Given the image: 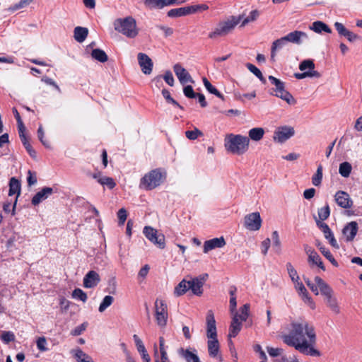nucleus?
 <instances>
[{"label":"nucleus","mask_w":362,"mask_h":362,"mask_svg":"<svg viewBox=\"0 0 362 362\" xmlns=\"http://www.w3.org/2000/svg\"><path fill=\"white\" fill-rule=\"evenodd\" d=\"M294 76L297 79H303L306 77L320 78L321 76V74L317 71H304L303 73H296L294 74Z\"/></svg>","instance_id":"obj_40"},{"label":"nucleus","mask_w":362,"mask_h":362,"mask_svg":"<svg viewBox=\"0 0 362 362\" xmlns=\"http://www.w3.org/2000/svg\"><path fill=\"white\" fill-rule=\"evenodd\" d=\"M165 177V173L160 169L153 170L141 178L140 187L146 190H152L160 186Z\"/></svg>","instance_id":"obj_6"},{"label":"nucleus","mask_w":362,"mask_h":362,"mask_svg":"<svg viewBox=\"0 0 362 362\" xmlns=\"http://www.w3.org/2000/svg\"><path fill=\"white\" fill-rule=\"evenodd\" d=\"M358 230V223L356 221H351L346 224L342 230V234L346 242L352 241L357 234Z\"/></svg>","instance_id":"obj_22"},{"label":"nucleus","mask_w":362,"mask_h":362,"mask_svg":"<svg viewBox=\"0 0 362 362\" xmlns=\"http://www.w3.org/2000/svg\"><path fill=\"white\" fill-rule=\"evenodd\" d=\"M88 327V322H85L82 323L81 325L75 327L71 332V334L73 336H78L83 332Z\"/></svg>","instance_id":"obj_59"},{"label":"nucleus","mask_w":362,"mask_h":362,"mask_svg":"<svg viewBox=\"0 0 362 362\" xmlns=\"http://www.w3.org/2000/svg\"><path fill=\"white\" fill-rule=\"evenodd\" d=\"M91 56L95 60L103 63L108 59L106 53L100 49H94L91 52Z\"/></svg>","instance_id":"obj_38"},{"label":"nucleus","mask_w":362,"mask_h":362,"mask_svg":"<svg viewBox=\"0 0 362 362\" xmlns=\"http://www.w3.org/2000/svg\"><path fill=\"white\" fill-rule=\"evenodd\" d=\"M177 354L185 362H202L194 349H184L181 347L177 349Z\"/></svg>","instance_id":"obj_18"},{"label":"nucleus","mask_w":362,"mask_h":362,"mask_svg":"<svg viewBox=\"0 0 362 362\" xmlns=\"http://www.w3.org/2000/svg\"><path fill=\"white\" fill-rule=\"evenodd\" d=\"M273 240V247L276 252L279 253L281 252V243L279 236V233L276 230L274 231L272 234Z\"/></svg>","instance_id":"obj_51"},{"label":"nucleus","mask_w":362,"mask_h":362,"mask_svg":"<svg viewBox=\"0 0 362 362\" xmlns=\"http://www.w3.org/2000/svg\"><path fill=\"white\" fill-rule=\"evenodd\" d=\"M71 297L83 303H86L88 299L87 294L81 288H75L71 293Z\"/></svg>","instance_id":"obj_44"},{"label":"nucleus","mask_w":362,"mask_h":362,"mask_svg":"<svg viewBox=\"0 0 362 362\" xmlns=\"http://www.w3.org/2000/svg\"><path fill=\"white\" fill-rule=\"evenodd\" d=\"M202 81L206 89L210 93L216 95L223 100H224L223 95L214 86L211 85V83L209 81V80L206 78L204 77Z\"/></svg>","instance_id":"obj_37"},{"label":"nucleus","mask_w":362,"mask_h":362,"mask_svg":"<svg viewBox=\"0 0 362 362\" xmlns=\"http://www.w3.org/2000/svg\"><path fill=\"white\" fill-rule=\"evenodd\" d=\"M269 80L274 88H272L273 94L281 100L286 101L288 105H295L296 100L293 95L286 90L285 83L273 76H269Z\"/></svg>","instance_id":"obj_7"},{"label":"nucleus","mask_w":362,"mask_h":362,"mask_svg":"<svg viewBox=\"0 0 362 362\" xmlns=\"http://www.w3.org/2000/svg\"><path fill=\"white\" fill-rule=\"evenodd\" d=\"M17 194L18 197L21 194V185L19 181L15 177H12L9 182V192L8 195L13 196Z\"/></svg>","instance_id":"obj_36"},{"label":"nucleus","mask_w":362,"mask_h":362,"mask_svg":"<svg viewBox=\"0 0 362 362\" xmlns=\"http://www.w3.org/2000/svg\"><path fill=\"white\" fill-rule=\"evenodd\" d=\"M242 328V323L238 319V313H236L232 320L228 338L231 339L232 337H235Z\"/></svg>","instance_id":"obj_29"},{"label":"nucleus","mask_w":362,"mask_h":362,"mask_svg":"<svg viewBox=\"0 0 362 362\" xmlns=\"http://www.w3.org/2000/svg\"><path fill=\"white\" fill-rule=\"evenodd\" d=\"M160 360L158 359V353L156 345L155 344L154 345V356L156 358L155 362H169L166 349L160 350Z\"/></svg>","instance_id":"obj_50"},{"label":"nucleus","mask_w":362,"mask_h":362,"mask_svg":"<svg viewBox=\"0 0 362 362\" xmlns=\"http://www.w3.org/2000/svg\"><path fill=\"white\" fill-rule=\"evenodd\" d=\"M247 68L248 70L252 72L253 74H255L263 83H266V79L263 76L261 71L257 68L255 65L247 63L246 64Z\"/></svg>","instance_id":"obj_45"},{"label":"nucleus","mask_w":362,"mask_h":362,"mask_svg":"<svg viewBox=\"0 0 362 362\" xmlns=\"http://www.w3.org/2000/svg\"><path fill=\"white\" fill-rule=\"evenodd\" d=\"M317 226L321 229L324 233L325 238L329 241V244L334 248L339 249V245L335 239L333 233L329 228V226L322 221H316Z\"/></svg>","instance_id":"obj_17"},{"label":"nucleus","mask_w":362,"mask_h":362,"mask_svg":"<svg viewBox=\"0 0 362 362\" xmlns=\"http://www.w3.org/2000/svg\"><path fill=\"white\" fill-rule=\"evenodd\" d=\"M295 134L294 129L289 126H283L277 128L274 132L273 139L278 143H284L292 137Z\"/></svg>","instance_id":"obj_11"},{"label":"nucleus","mask_w":362,"mask_h":362,"mask_svg":"<svg viewBox=\"0 0 362 362\" xmlns=\"http://www.w3.org/2000/svg\"><path fill=\"white\" fill-rule=\"evenodd\" d=\"M250 139L241 134H229L226 136L224 146L226 149L233 154L243 155L247 151Z\"/></svg>","instance_id":"obj_3"},{"label":"nucleus","mask_w":362,"mask_h":362,"mask_svg":"<svg viewBox=\"0 0 362 362\" xmlns=\"http://www.w3.org/2000/svg\"><path fill=\"white\" fill-rule=\"evenodd\" d=\"M352 167L349 162H344L339 165V173L344 177H348L351 172Z\"/></svg>","instance_id":"obj_39"},{"label":"nucleus","mask_w":362,"mask_h":362,"mask_svg":"<svg viewBox=\"0 0 362 362\" xmlns=\"http://www.w3.org/2000/svg\"><path fill=\"white\" fill-rule=\"evenodd\" d=\"M334 200L343 209H350L353 205L349 194L344 191H338L334 195Z\"/></svg>","instance_id":"obj_20"},{"label":"nucleus","mask_w":362,"mask_h":362,"mask_svg":"<svg viewBox=\"0 0 362 362\" xmlns=\"http://www.w3.org/2000/svg\"><path fill=\"white\" fill-rule=\"evenodd\" d=\"M114 298L111 296H106L102 300L99 305L98 310L100 313H103L109 306L113 303Z\"/></svg>","instance_id":"obj_47"},{"label":"nucleus","mask_w":362,"mask_h":362,"mask_svg":"<svg viewBox=\"0 0 362 362\" xmlns=\"http://www.w3.org/2000/svg\"><path fill=\"white\" fill-rule=\"evenodd\" d=\"M304 251L308 257V262L313 264H316L321 259L316 251L308 245H303Z\"/></svg>","instance_id":"obj_30"},{"label":"nucleus","mask_w":362,"mask_h":362,"mask_svg":"<svg viewBox=\"0 0 362 362\" xmlns=\"http://www.w3.org/2000/svg\"><path fill=\"white\" fill-rule=\"evenodd\" d=\"M207 347L209 354L211 357L218 358L219 361H222L221 356L218 355L220 346L217 339L208 340Z\"/></svg>","instance_id":"obj_28"},{"label":"nucleus","mask_w":362,"mask_h":362,"mask_svg":"<svg viewBox=\"0 0 362 362\" xmlns=\"http://www.w3.org/2000/svg\"><path fill=\"white\" fill-rule=\"evenodd\" d=\"M334 28L338 32L339 35L341 36L345 37L346 35V33L349 31L348 29L345 28V26L339 22L334 23Z\"/></svg>","instance_id":"obj_63"},{"label":"nucleus","mask_w":362,"mask_h":362,"mask_svg":"<svg viewBox=\"0 0 362 362\" xmlns=\"http://www.w3.org/2000/svg\"><path fill=\"white\" fill-rule=\"evenodd\" d=\"M309 28L317 33H321L322 32L331 33L332 32L331 29L327 26V25L322 21H315L313 23Z\"/></svg>","instance_id":"obj_35"},{"label":"nucleus","mask_w":362,"mask_h":362,"mask_svg":"<svg viewBox=\"0 0 362 362\" xmlns=\"http://www.w3.org/2000/svg\"><path fill=\"white\" fill-rule=\"evenodd\" d=\"M208 278L207 274H203L197 277L192 278L189 280V289L193 294L196 296H201L203 293V286Z\"/></svg>","instance_id":"obj_12"},{"label":"nucleus","mask_w":362,"mask_h":362,"mask_svg":"<svg viewBox=\"0 0 362 362\" xmlns=\"http://www.w3.org/2000/svg\"><path fill=\"white\" fill-rule=\"evenodd\" d=\"M143 232L146 238L158 248H165V240L163 234L159 233L156 229L151 226H145Z\"/></svg>","instance_id":"obj_8"},{"label":"nucleus","mask_w":362,"mask_h":362,"mask_svg":"<svg viewBox=\"0 0 362 362\" xmlns=\"http://www.w3.org/2000/svg\"><path fill=\"white\" fill-rule=\"evenodd\" d=\"M44 131H43V129L42 127L40 126L39 128H38V130H37V136L40 139V141L42 142V144L46 147V148H50L51 147V144H50V142L48 140H46L44 139Z\"/></svg>","instance_id":"obj_61"},{"label":"nucleus","mask_w":362,"mask_h":362,"mask_svg":"<svg viewBox=\"0 0 362 362\" xmlns=\"http://www.w3.org/2000/svg\"><path fill=\"white\" fill-rule=\"evenodd\" d=\"M53 194V189L49 187H43L40 191L36 193L31 200L32 204L38 205L42 201L47 199Z\"/></svg>","instance_id":"obj_24"},{"label":"nucleus","mask_w":362,"mask_h":362,"mask_svg":"<svg viewBox=\"0 0 362 362\" xmlns=\"http://www.w3.org/2000/svg\"><path fill=\"white\" fill-rule=\"evenodd\" d=\"M319 250L322 252V254L335 267L338 266V263L336 259L334 258L331 252L328 249H327L325 246L318 245Z\"/></svg>","instance_id":"obj_43"},{"label":"nucleus","mask_w":362,"mask_h":362,"mask_svg":"<svg viewBox=\"0 0 362 362\" xmlns=\"http://www.w3.org/2000/svg\"><path fill=\"white\" fill-rule=\"evenodd\" d=\"M194 13V8L192 6L173 8L168 12V16L170 18L180 17Z\"/></svg>","instance_id":"obj_25"},{"label":"nucleus","mask_w":362,"mask_h":362,"mask_svg":"<svg viewBox=\"0 0 362 362\" xmlns=\"http://www.w3.org/2000/svg\"><path fill=\"white\" fill-rule=\"evenodd\" d=\"M226 244V242L223 237L220 238H214L208 240H206L204 243L203 246V252L204 253H208L209 251L216 249V248H222Z\"/></svg>","instance_id":"obj_19"},{"label":"nucleus","mask_w":362,"mask_h":362,"mask_svg":"<svg viewBox=\"0 0 362 362\" xmlns=\"http://www.w3.org/2000/svg\"><path fill=\"white\" fill-rule=\"evenodd\" d=\"M203 133L199 130L197 128H194V130L187 131L185 132V136L188 139L194 140L197 139L198 136H202Z\"/></svg>","instance_id":"obj_57"},{"label":"nucleus","mask_w":362,"mask_h":362,"mask_svg":"<svg viewBox=\"0 0 362 362\" xmlns=\"http://www.w3.org/2000/svg\"><path fill=\"white\" fill-rule=\"evenodd\" d=\"M265 133L262 127L252 128L248 132V138L254 141H259L264 136Z\"/></svg>","instance_id":"obj_33"},{"label":"nucleus","mask_w":362,"mask_h":362,"mask_svg":"<svg viewBox=\"0 0 362 362\" xmlns=\"http://www.w3.org/2000/svg\"><path fill=\"white\" fill-rule=\"evenodd\" d=\"M317 214L319 220L316 218L315 221H320L323 222V221L327 219L330 215V209L329 205L326 204L325 206L319 209Z\"/></svg>","instance_id":"obj_42"},{"label":"nucleus","mask_w":362,"mask_h":362,"mask_svg":"<svg viewBox=\"0 0 362 362\" xmlns=\"http://www.w3.org/2000/svg\"><path fill=\"white\" fill-rule=\"evenodd\" d=\"M77 362H94L91 357L83 351L81 349H75L71 351Z\"/></svg>","instance_id":"obj_31"},{"label":"nucleus","mask_w":362,"mask_h":362,"mask_svg":"<svg viewBox=\"0 0 362 362\" xmlns=\"http://www.w3.org/2000/svg\"><path fill=\"white\" fill-rule=\"evenodd\" d=\"M308 69V71H315V64L311 59H305L300 62L299 65V69L302 71H305Z\"/></svg>","instance_id":"obj_52"},{"label":"nucleus","mask_w":362,"mask_h":362,"mask_svg":"<svg viewBox=\"0 0 362 362\" xmlns=\"http://www.w3.org/2000/svg\"><path fill=\"white\" fill-rule=\"evenodd\" d=\"M114 28L128 38H135L139 33L135 18L130 16L116 19L114 22Z\"/></svg>","instance_id":"obj_4"},{"label":"nucleus","mask_w":362,"mask_h":362,"mask_svg":"<svg viewBox=\"0 0 362 362\" xmlns=\"http://www.w3.org/2000/svg\"><path fill=\"white\" fill-rule=\"evenodd\" d=\"M173 71L182 85L194 82L189 72L181 64H175L173 66Z\"/></svg>","instance_id":"obj_15"},{"label":"nucleus","mask_w":362,"mask_h":362,"mask_svg":"<svg viewBox=\"0 0 362 362\" xmlns=\"http://www.w3.org/2000/svg\"><path fill=\"white\" fill-rule=\"evenodd\" d=\"M286 269L293 283L300 280L297 271L291 263L288 262L286 264Z\"/></svg>","instance_id":"obj_48"},{"label":"nucleus","mask_w":362,"mask_h":362,"mask_svg":"<svg viewBox=\"0 0 362 362\" xmlns=\"http://www.w3.org/2000/svg\"><path fill=\"white\" fill-rule=\"evenodd\" d=\"M100 281L99 274L95 271L88 272L83 278V286L87 288L95 287Z\"/></svg>","instance_id":"obj_23"},{"label":"nucleus","mask_w":362,"mask_h":362,"mask_svg":"<svg viewBox=\"0 0 362 362\" xmlns=\"http://www.w3.org/2000/svg\"><path fill=\"white\" fill-rule=\"evenodd\" d=\"M135 344L136 346L137 350L139 353H144L146 351V348L141 341V339L136 335L134 334L133 336Z\"/></svg>","instance_id":"obj_62"},{"label":"nucleus","mask_w":362,"mask_h":362,"mask_svg":"<svg viewBox=\"0 0 362 362\" xmlns=\"http://www.w3.org/2000/svg\"><path fill=\"white\" fill-rule=\"evenodd\" d=\"M117 217L119 219V224L123 225L127 217V212L124 208L120 209L117 212Z\"/></svg>","instance_id":"obj_64"},{"label":"nucleus","mask_w":362,"mask_h":362,"mask_svg":"<svg viewBox=\"0 0 362 362\" xmlns=\"http://www.w3.org/2000/svg\"><path fill=\"white\" fill-rule=\"evenodd\" d=\"M285 37L288 42H291L297 45L302 43V40L308 38V35L305 32L294 30L287 34Z\"/></svg>","instance_id":"obj_26"},{"label":"nucleus","mask_w":362,"mask_h":362,"mask_svg":"<svg viewBox=\"0 0 362 362\" xmlns=\"http://www.w3.org/2000/svg\"><path fill=\"white\" fill-rule=\"evenodd\" d=\"M160 360L158 359V353L156 345L155 344L154 345V356L156 358L155 362H169L166 349L160 350Z\"/></svg>","instance_id":"obj_49"},{"label":"nucleus","mask_w":362,"mask_h":362,"mask_svg":"<svg viewBox=\"0 0 362 362\" xmlns=\"http://www.w3.org/2000/svg\"><path fill=\"white\" fill-rule=\"evenodd\" d=\"M137 59L142 72L146 75L151 74L153 66L151 59L146 54L142 52L137 54Z\"/></svg>","instance_id":"obj_16"},{"label":"nucleus","mask_w":362,"mask_h":362,"mask_svg":"<svg viewBox=\"0 0 362 362\" xmlns=\"http://www.w3.org/2000/svg\"><path fill=\"white\" fill-rule=\"evenodd\" d=\"M88 35V30L86 28L77 26L74 30V37L78 42H83Z\"/></svg>","instance_id":"obj_32"},{"label":"nucleus","mask_w":362,"mask_h":362,"mask_svg":"<svg viewBox=\"0 0 362 362\" xmlns=\"http://www.w3.org/2000/svg\"><path fill=\"white\" fill-rule=\"evenodd\" d=\"M262 226V218L259 212H253L244 218V226L252 231L259 230Z\"/></svg>","instance_id":"obj_10"},{"label":"nucleus","mask_w":362,"mask_h":362,"mask_svg":"<svg viewBox=\"0 0 362 362\" xmlns=\"http://www.w3.org/2000/svg\"><path fill=\"white\" fill-rule=\"evenodd\" d=\"M33 1V0H21L18 4L9 7L8 11L10 12H14L17 10L24 8L28 6Z\"/></svg>","instance_id":"obj_46"},{"label":"nucleus","mask_w":362,"mask_h":362,"mask_svg":"<svg viewBox=\"0 0 362 362\" xmlns=\"http://www.w3.org/2000/svg\"><path fill=\"white\" fill-rule=\"evenodd\" d=\"M259 16V12L257 10L252 11L250 15L242 21L241 27L245 26L247 23L257 20Z\"/></svg>","instance_id":"obj_53"},{"label":"nucleus","mask_w":362,"mask_h":362,"mask_svg":"<svg viewBox=\"0 0 362 362\" xmlns=\"http://www.w3.org/2000/svg\"><path fill=\"white\" fill-rule=\"evenodd\" d=\"M323 174H322V166L320 165L317 167V171L315 174L312 177V183L313 185L318 187L321 185L322 180Z\"/></svg>","instance_id":"obj_41"},{"label":"nucleus","mask_w":362,"mask_h":362,"mask_svg":"<svg viewBox=\"0 0 362 362\" xmlns=\"http://www.w3.org/2000/svg\"><path fill=\"white\" fill-rule=\"evenodd\" d=\"M267 350L269 356L272 357H277L281 356L284 353V349L281 348H274L267 346Z\"/></svg>","instance_id":"obj_58"},{"label":"nucleus","mask_w":362,"mask_h":362,"mask_svg":"<svg viewBox=\"0 0 362 362\" xmlns=\"http://www.w3.org/2000/svg\"><path fill=\"white\" fill-rule=\"evenodd\" d=\"M287 332L281 335L282 341L288 346L311 356H320L321 353L315 345L317 335L314 325L304 319L291 321L286 327Z\"/></svg>","instance_id":"obj_1"},{"label":"nucleus","mask_w":362,"mask_h":362,"mask_svg":"<svg viewBox=\"0 0 362 362\" xmlns=\"http://www.w3.org/2000/svg\"><path fill=\"white\" fill-rule=\"evenodd\" d=\"M206 337L208 340L217 339L216 320L212 310H209L206 315Z\"/></svg>","instance_id":"obj_14"},{"label":"nucleus","mask_w":362,"mask_h":362,"mask_svg":"<svg viewBox=\"0 0 362 362\" xmlns=\"http://www.w3.org/2000/svg\"><path fill=\"white\" fill-rule=\"evenodd\" d=\"M155 313L158 325L164 327L167 323L168 311L167 305L163 300H156L155 302Z\"/></svg>","instance_id":"obj_9"},{"label":"nucleus","mask_w":362,"mask_h":362,"mask_svg":"<svg viewBox=\"0 0 362 362\" xmlns=\"http://www.w3.org/2000/svg\"><path fill=\"white\" fill-rule=\"evenodd\" d=\"M250 305L246 303L240 308V314H238V319L240 322L246 321L249 316Z\"/></svg>","instance_id":"obj_56"},{"label":"nucleus","mask_w":362,"mask_h":362,"mask_svg":"<svg viewBox=\"0 0 362 362\" xmlns=\"http://www.w3.org/2000/svg\"><path fill=\"white\" fill-rule=\"evenodd\" d=\"M189 281H186L185 279H182L175 288L174 289V295L177 297L181 296L186 293V292L189 290Z\"/></svg>","instance_id":"obj_34"},{"label":"nucleus","mask_w":362,"mask_h":362,"mask_svg":"<svg viewBox=\"0 0 362 362\" xmlns=\"http://www.w3.org/2000/svg\"><path fill=\"white\" fill-rule=\"evenodd\" d=\"M287 42L288 41L285 36L277 39L272 42L271 47V60L272 62H275L277 52L283 49Z\"/></svg>","instance_id":"obj_27"},{"label":"nucleus","mask_w":362,"mask_h":362,"mask_svg":"<svg viewBox=\"0 0 362 362\" xmlns=\"http://www.w3.org/2000/svg\"><path fill=\"white\" fill-rule=\"evenodd\" d=\"M294 287L296 290L297 291L298 295L301 297V299L303 301L310 307V309L315 310V303L312 299V298L309 296L305 287L303 284L302 282L299 281H296L293 283Z\"/></svg>","instance_id":"obj_13"},{"label":"nucleus","mask_w":362,"mask_h":362,"mask_svg":"<svg viewBox=\"0 0 362 362\" xmlns=\"http://www.w3.org/2000/svg\"><path fill=\"white\" fill-rule=\"evenodd\" d=\"M162 95L168 103H171L180 109H183L182 107L171 97L170 92L167 89H163Z\"/></svg>","instance_id":"obj_54"},{"label":"nucleus","mask_w":362,"mask_h":362,"mask_svg":"<svg viewBox=\"0 0 362 362\" xmlns=\"http://www.w3.org/2000/svg\"><path fill=\"white\" fill-rule=\"evenodd\" d=\"M144 5L147 10H160L173 5L171 0H144Z\"/></svg>","instance_id":"obj_21"},{"label":"nucleus","mask_w":362,"mask_h":362,"mask_svg":"<svg viewBox=\"0 0 362 362\" xmlns=\"http://www.w3.org/2000/svg\"><path fill=\"white\" fill-rule=\"evenodd\" d=\"M315 282L319 286L321 293L325 296L326 303L329 308L334 314L340 313V307L332 288L320 276L315 277Z\"/></svg>","instance_id":"obj_5"},{"label":"nucleus","mask_w":362,"mask_h":362,"mask_svg":"<svg viewBox=\"0 0 362 362\" xmlns=\"http://www.w3.org/2000/svg\"><path fill=\"white\" fill-rule=\"evenodd\" d=\"M1 339L6 344L13 341L15 340V336L11 332H2L1 334Z\"/></svg>","instance_id":"obj_60"},{"label":"nucleus","mask_w":362,"mask_h":362,"mask_svg":"<svg viewBox=\"0 0 362 362\" xmlns=\"http://www.w3.org/2000/svg\"><path fill=\"white\" fill-rule=\"evenodd\" d=\"M242 19L243 15L238 16H230L219 21L214 29L209 33V38L216 40L220 37L227 36L234 30L236 25Z\"/></svg>","instance_id":"obj_2"},{"label":"nucleus","mask_w":362,"mask_h":362,"mask_svg":"<svg viewBox=\"0 0 362 362\" xmlns=\"http://www.w3.org/2000/svg\"><path fill=\"white\" fill-rule=\"evenodd\" d=\"M98 182L102 185L107 186L110 189L114 188L116 185L113 179L109 177H100Z\"/></svg>","instance_id":"obj_55"}]
</instances>
